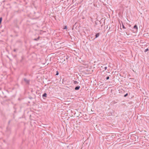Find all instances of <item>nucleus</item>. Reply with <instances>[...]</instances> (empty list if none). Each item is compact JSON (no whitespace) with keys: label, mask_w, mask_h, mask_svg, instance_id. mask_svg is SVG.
Returning <instances> with one entry per match:
<instances>
[{"label":"nucleus","mask_w":149,"mask_h":149,"mask_svg":"<svg viewBox=\"0 0 149 149\" xmlns=\"http://www.w3.org/2000/svg\"><path fill=\"white\" fill-rule=\"evenodd\" d=\"M132 31L134 33H136L138 31V27L136 25H135Z\"/></svg>","instance_id":"nucleus-1"},{"label":"nucleus","mask_w":149,"mask_h":149,"mask_svg":"<svg viewBox=\"0 0 149 149\" xmlns=\"http://www.w3.org/2000/svg\"><path fill=\"white\" fill-rule=\"evenodd\" d=\"M80 88V86H78L76 87L75 88V90H78Z\"/></svg>","instance_id":"nucleus-2"},{"label":"nucleus","mask_w":149,"mask_h":149,"mask_svg":"<svg viewBox=\"0 0 149 149\" xmlns=\"http://www.w3.org/2000/svg\"><path fill=\"white\" fill-rule=\"evenodd\" d=\"M24 80L26 83H27V84L29 83V81L28 80H27L26 79H24Z\"/></svg>","instance_id":"nucleus-3"},{"label":"nucleus","mask_w":149,"mask_h":149,"mask_svg":"<svg viewBox=\"0 0 149 149\" xmlns=\"http://www.w3.org/2000/svg\"><path fill=\"white\" fill-rule=\"evenodd\" d=\"M47 94L46 93H45L43 95H42V96L43 97H47Z\"/></svg>","instance_id":"nucleus-4"},{"label":"nucleus","mask_w":149,"mask_h":149,"mask_svg":"<svg viewBox=\"0 0 149 149\" xmlns=\"http://www.w3.org/2000/svg\"><path fill=\"white\" fill-rule=\"evenodd\" d=\"M74 84H78V82H77V81H74V82H73Z\"/></svg>","instance_id":"nucleus-5"},{"label":"nucleus","mask_w":149,"mask_h":149,"mask_svg":"<svg viewBox=\"0 0 149 149\" xmlns=\"http://www.w3.org/2000/svg\"><path fill=\"white\" fill-rule=\"evenodd\" d=\"M99 36V33H97L95 35V38H97Z\"/></svg>","instance_id":"nucleus-6"},{"label":"nucleus","mask_w":149,"mask_h":149,"mask_svg":"<svg viewBox=\"0 0 149 149\" xmlns=\"http://www.w3.org/2000/svg\"><path fill=\"white\" fill-rule=\"evenodd\" d=\"M67 26H65L64 27V28H63V29H67Z\"/></svg>","instance_id":"nucleus-7"},{"label":"nucleus","mask_w":149,"mask_h":149,"mask_svg":"<svg viewBox=\"0 0 149 149\" xmlns=\"http://www.w3.org/2000/svg\"><path fill=\"white\" fill-rule=\"evenodd\" d=\"M122 27H123V29H125V26H124V25L123 24H122Z\"/></svg>","instance_id":"nucleus-8"},{"label":"nucleus","mask_w":149,"mask_h":149,"mask_svg":"<svg viewBox=\"0 0 149 149\" xmlns=\"http://www.w3.org/2000/svg\"><path fill=\"white\" fill-rule=\"evenodd\" d=\"M59 73L58 71H57L56 72V75H58Z\"/></svg>","instance_id":"nucleus-9"},{"label":"nucleus","mask_w":149,"mask_h":149,"mask_svg":"<svg viewBox=\"0 0 149 149\" xmlns=\"http://www.w3.org/2000/svg\"><path fill=\"white\" fill-rule=\"evenodd\" d=\"M128 95V94L127 93H126V94L125 95H124V97H126V96H127Z\"/></svg>","instance_id":"nucleus-10"},{"label":"nucleus","mask_w":149,"mask_h":149,"mask_svg":"<svg viewBox=\"0 0 149 149\" xmlns=\"http://www.w3.org/2000/svg\"><path fill=\"white\" fill-rule=\"evenodd\" d=\"M106 79L107 80H108L109 79V76L107 77L106 78Z\"/></svg>","instance_id":"nucleus-11"},{"label":"nucleus","mask_w":149,"mask_h":149,"mask_svg":"<svg viewBox=\"0 0 149 149\" xmlns=\"http://www.w3.org/2000/svg\"><path fill=\"white\" fill-rule=\"evenodd\" d=\"M107 67H105L104 68V70H107Z\"/></svg>","instance_id":"nucleus-12"},{"label":"nucleus","mask_w":149,"mask_h":149,"mask_svg":"<svg viewBox=\"0 0 149 149\" xmlns=\"http://www.w3.org/2000/svg\"><path fill=\"white\" fill-rule=\"evenodd\" d=\"M2 18L1 17H0V22H1V21H2Z\"/></svg>","instance_id":"nucleus-13"},{"label":"nucleus","mask_w":149,"mask_h":149,"mask_svg":"<svg viewBox=\"0 0 149 149\" xmlns=\"http://www.w3.org/2000/svg\"><path fill=\"white\" fill-rule=\"evenodd\" d=\"M148 50V49H146L145 50V52H147Z\"/></svg>","instance_id":"nucleus-14"},{"label":"nucleus","mask_w":149,"mask_h":149,"mask_svg":"<svg viewBox=\"0 0 149 149\" xmlns=\"http://www.w3.org/2000/svg\"><path fill=\"white\" fill-rule=\"evenodd\" d=\"M34 40H37V39H34Z\"/></svg>","instance_id":"nucleus-15"}]
</instances>
